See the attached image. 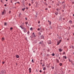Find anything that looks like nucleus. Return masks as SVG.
I'll return each instance as SVG.
<instances>
[{"instance_id": "1", "label": "nucleus", "mask_w": 74, "mask_h": 74, "mask_svg": "<svg viewBox=\"0 0 74 74\" xmlns=\"http://www.w3.org/2000/svg\"><path fill=\"white\" fill-rule=\"evenodd\" d=\"M61 41H62V40H60L58 42H57V43H58L57 45H59V44H60V42H61Z\"/></svg>"}, {"instance_id": "2", "label": "nucleus", "mask_w": 74, "mask_h": 74, "mask_svg": "<svg viewBox=\"0 0 74 74\" xmlns=\"http://www.w3.org/2000/svg\"><path fill=\"white\" fill-rule=\"evenodd\" d=\"M23 29H24V32L25 33H26V28H23Z\"/></svg>"}, {"instance_id": "3", "label": "nucleus", "mask_w": 74, "mask_h": 74, "mask_svg": "<svg viewBox=\"0 0 74 74\" xmlns=\"http://www.w3.org/2000/svg\"><path fill=\"white\" fill-rule=\"evenodd\" d=\"M63 51V50L61 49H59V52H62Z\"/></svg>"}, {"instance_id": "4", "label": "nucleus", "mask_w": 74, "mask_h": 74, "mask_svg": "<svg viewBox=\"0 0 74 74\" xmlns=\"http://www.w3.org/2000/svg\"><path fill=\"white\" fill-rule=\"evenodd\" d=\"M16 57L17 58H19V56L17 55L16 56Z\"/></svg>"}, {"instance_id": "5", "label": "nucleus", "mask_w": 74, "mask_h": 74, "mask_svg": "<svg viewBox=\"0 0 74 74\" xmlns=\"http://www.w3.org/2000/svg\"><path fill=\"white\" fill-rule=\"evenodd\" d=\"M63 58H64L65 59H67V57H66V56H63Z\"/></svg>"}, {"instance_id": "6", "label": "nucleus", "mask_w": 74, "mask_h": 74, "mask_svg": "<svg viewBox=\"0 0 74 74\" xmlns=\"http://www.w3.org/2000/svg\"><path fill=\"white\" fill-rule=\"evenodd\" d=\"M69 23H70V24H71V23H72V21L71 20H70L69 21Z\"/></svg>"}, {"instance_id": "7", "label": "nucleus", "mask_w": 74, "mask_h": 74, "mask_svg": "<svg viewBox=\"0 0 74 74\" xmlns=\"http://www.w3.org/2000/svg\"><path fill=\"white\" fill-rule=\"evenodd\" d=\"M51 40H49V41H48V44H51Z\"/></svg>"}, {"instance_id": "8", "label": "nucleus", "mask_w": 74, "mask_h": 74, "mask_svg": "<svg viewBox=\"0 0 74 74\" xmlns=\"http://www.w3.org/2000/svg\"><path fill=\"white\" fill-rule=\"evenodd\" d=\"M29 72L31 73V68H29Z\"/></svg>"}, {"instance_id": "9", "label": "nucleus", "mask_w": 74, "mask_h": 74, "mask_svg": "<svg viewBox=\"0 0 74 74\" xmlns=\"http://www.w3.org/2000/svg\"><path fill=\"white\" fill-rule=\"evenodd\" d=\"M33 37H36V36H35V35L34 34V33H33Z\"/></svg>"}, {"instance_id": "10", "label": "nucleus", "mask_w": 74, "mask_h": 74, "mask_svg": "<svg viewBox=\"0 0 74 74\" xmlns=\"http://www.w3.org/2000/svg\"><path fill=\"white\" fill-rule=\"evenodd\" d=\"M5 14V12H3L2 13V15H4V14Z\"/></svg>"}, {"instance_id": "11", "label": "nucleus", "mask_w": 74, "mask_h": 74, "mask_svg": "<svg viewBox=\"0 0 74 74\" xmlns=\"http://www.w3.org/2000/svg\"><path fill=\"white\" fill-rule=\"evenodd\" d=\"M46 69L45 67H43V70H46Z\"/></svg>"}, {"instance_id": "12", "label": "nucleus", "mask_w": 74, "mask_h": 74, "mask_svg": "<svg viewBox=\"0 0 74 74\" xmlns=\"http://www.w3.org/2000/svg\"><path fill=\"white\" fill-rule=\"evenodd\" d=\"M56 62H57V63H59V60H56Z\"/></svg>"}, {"instance_id": "13", "label": "nucleus", "mask_w": 74, "mask_h": 74, "mask_svg": "<svg viewBox=\"0 0 74 74\" xmlns=\"http://www.w3.org/2000/svg\"><path fill=\"white\" fill-rule=\"evenodd\" d=\"M49 25H51V21H50L49 22Z\"/></svg>"}, {"instance_id": "14", "label": "nucleus", "mask_w": 74, "mask_h": 74, "mask_svg": "<svg viewBox=\"0 0 74 74\" xmlns=\"http://www.w3.org/2000/svg\"><path fill=\"white\" fill-rule=\"evenodd\" d=\"M30 30H33V28L31 27L30 28Z\"/></svg>"}, {"instance_id": "15", "label": "nucleus", "mask_w": 74, "mask_h": 74, "mask_svg": "<svg viewBox=\"0 0 74 74\" xmlns=\"http://www.w3.org/2000/svg\"><path fill=\"white\" fill-rule=\"evenodd\" d=\"M39 44H43V42H40L39 43Z\"/></svg>"}, {"instance_id": "16", "label": "nucleus", "mask_w": 74, "mask_h": 74, "mask_svg": "<svg viewBox=\"0 0 74 74\" xmlns=\"http://www.w3.org/2000/svg\"><path fill=\"white\" fill-rule=\"evenodd\" d=\"M25 23L26 25H27V23H28V22H25Z\"/></svg>"}, {"instance_id": "17", "label": "nucleus", "mask_w": 74, "mask_h": 74, "mask_svg": "<svg viewBox=\"0 0 74 74\" xmlns=\"http://www.w3.org/2000/svg\"><path fill=\"white\" fill-rule=\"evenodd\" d=\"M20 27H21V29H23V28L22 27V25H21V26H20Z\"/></svg>"}, {"instance_id": "18", "label": "nucleus", "mask_w": 74, "mask_h": 74, "mask_svg": "<svg viewBox=\"0 0 74 74\" xmlns=\"http://www.w3.org/2000/svg\"><path fill=\"white\" fill-rule=\"evenodd\" d=\"M52 55L53 56H55V54L54 53L52 54Z\"/></svg>"}, {"instance_id": "19", "label": "nucleus", "mask_w": 74, "mask_h": 74, "mask_svg": "<svg viewBox=\"0 0 74 74\" xmlns=\"http://www.w3.org/2000/svg\"><path fill=\"white\" fill-rule=\"evenodd\" d=\"M6 25H7V23H5L4 24V25H5V26Z\"/></svg>"}, {"instance_id": "20", "label": "nucleus", "mask_w": 74, "mask_h": 74, "mask_svg": "<svg viewBox=\"0 0 74 74\" xmlns=\"http://www.w3.org/2000/svg\"><path fill=\"white\" fill-rule=\"evenodd\" d=\"M60 66H62V63H60Z\"/></svg>"}, {"instance_id": "21", "label": "nucleus", "mask_w": 74, "mask_h": 74, "mask_svg": "<svg viewBox=\"0 0 74 74\" xmlns=\"http://www.w3.org/2000/svg\"><path fill=\"white\" fill-rule=\"evenodd\" d=\"M69 62H70L71 63H72V62H71V60H70V59H69Z\"/></svg>"}, {"instance_id": "22", "label": "nucleus", "mask_w": 74, "mask_h": 74, "mask_svg": "<svg viewBox=\"0 0 74 74\" xmlns=\"http://www.w3.org/2000/svg\"><path fill=\"white\" fill-rule=\"evenodd\" d=\"M4 40V38H2V41H3V40Z\"/></svg>"}, {"instance_id": "23", "label": "nucleus", "mask_w": 74, "mask_h": 74, "mask_svg": "<svg viewBox=\"0 0 74 74\" xmlns=\"http://www.w3.org/2000/svg\"><path fill=\"white\" fill-rule=\"evenodd\" d=\"M56 15H58V12L55 13Z\"/></svg>"}, {"instance_id": "24", "label": "nucleus", "mask_w": 74, "mask_h": 74, "mask_svg": "<svg viewBox=\"0 0 74 74\" xmlns=\"http://www.w3.org/2000/svg\"><path fill=\"white\" fill-rule=\"evenodd\" d=\"M25 8H24L23 9H22V10L23 11H24V10H25Z\"/></svg>"}, {"instance_id": "25", "label": "nucleus", "mask_w": 74, "mask_h": 74, "mask_svg": "<svg viewBox=\"0 0 74 74\" xmlns=\"http://www.w3.org/2000/svg\"><path fill=\"white\" fill-rule=\"evenodd\" d=\"M49 8H51V6H49L48 7Z\"/></svg>"}, {"instance_id": "26", "label": "nucleus", "mask_w": 74, "mask_h": 74, "mask_svg": "<svg viewBox=\"0 0 74 74\" xmlns=\"http://www.w3.org/2000/svg\"><path fill=\"white\" fill-rule=\"evenodd\" d=\"M34 0H32V3H33V1H34Z\"/></svg>"}, {"instance_id": "27", "label": "nucleus", "mask_w": 74, "mask_h": 74, "mask_svg": "<svg viewBox=\"0 0 74 74\" xmlns=\"http://www.w3.org/2000/svg\"><path fill=\"white\" fill-rule=\"evenodd\" d=\"M11 12V11H9V14H10Z\"/></svg>"}, {"instance_id": "28", "label": "nucleus", "mask_w": 74, "mask_h": 74, "mask_svg": "<svg viewBox=\"0 0 74 74\" xmlns=\"http://www.w3.org/2000/svg\"><path fill=\"white\" fill-rule=\"evenodd\" d=\"M20 15H21V13H20L19 14V16H20Z\"/></svg>"}, {"instance_id": "29", "label": "nucleus", "mask_w": 74, "mask_h": 74, "mask_svg": "<svg viewBox=\"0 0 74 74\" xmlns=\"http://www.w3.org/2000/svg\"><path fill=\"white\" fill-rule=\"evenodd\" d=\"M52 69H54V67L52 66Z\"/></svg>"}, {"instance_id": "30", "label": "nucleus", "mask_w": 74, "mask_h": 74, "mask_svg": "<svg viewBox=\"0 0 74 74\" xmlns=\"http://www.w3.org/2000/svg\"><path fill=\"white\" fill-rule=\"evenodd\" d=\"M10 30H12V27H11L10 28Z\"/></svg>"}, {"instance_id": "31", "label": "nucleus", "mask_w": 74, "mask_h": 74, "mask_svg": "<svg viewBox=\"0 0 74 74\" xmlns=\"http://www.w3.org/2000/svg\"><path fill=\"white\" fill-rule=\"evenodd\" d=\"M40 30V28H38V31H39V30Z\"/></svg>"}, {"instance_id": "32", "label": "nucleus", "mask_w": 74, "mask_h": 74, "mask_svg": "<svg viewBox=\"0 0 74 74\" xmlns=\"http://www.w3.org/2000/svg\"><path fill=\"white\" fill-rule=\"evenodd\" d=\"M29 6H30L31 5V4H30V3H29Z\"/></svg>"}, {"instance_id": "33", "label": "nucleus", "mask_w": 74, "mask_h": 74, "mask_svg": "<svg viewBox=\"0 0 74 74\" xmlns=\"http://www.w3.org/2000/svg\"><path fill=\"white\" fill-rule=\"evenodd\" d=\"M48 10V8H46L45 9V10Z\"/></svg>"}, {"instance_id": "34", "label": "nucleus", "mask_w": 74, "mask_h": 74, "mask_svg": "<svg viewBox=\"0 0 74 74\" xmlns=\"http://www.w3.org/2000/svg\"><path fill=\"white\" fill-rule=\"evenodd\" d=\"M27 34H29V31L28 32Z\"/></svg>"}, {"instance_id": "35", "label": "nucleus", "mask_w": 74, "mask_h": 74, "mask_svg": "<svg viewBox=\"0 0 74 74\" xmlns=\"http://www.w3.org/2000/svg\"><path fill=\"white\" fill-rule=\"evenodd\" d=\"M45 5H48V4H47V3H45Z\"/></svg>"}, {"instance_id": "36", "label": "nucleus", "mask_w": 74, "mask_h": 74, "mask_svg": "<svg viewBox=\"0 0 74 74\" xmlns=\"http://www.w3.org/2000/svg\"><path fill=\"white\" fill-rule=\"evenodd\" d=\"M6 6H7V5H6V4L4 5V6H5V7H6Z\"/></svg>"}, {"instance_id": "37", "label": "nucleus", "mask_w": 74, "mask_h": 74, "mask_svg": "<svg viewBox=\"0 0 74 74\" xmlns=\"http://www.w3.org/2000/svg\"><path fill=\"white\" fill-rule=\"evenodd\" d=\"M43 73H44V74H45V72L44 71V72H43Z\"/></svg>"}, {"instance_id": "38", "label": "nucleus", "mask_w": 74, "mask_h": 74, "mask_svg": "<svg viewBox=\"0 0 74 74\" xmlns=\"http://www.w3.org/2000/svg\"><path fill=\"white\" fill-rule=\"evenodd\" d=\"M38 23H40V21H38Z\"/></svg>"}, {"instance_id": "39", "label": "nucleus", "mask_w": 74, "mask_h": 74, "mask_svg": "<svg viewBox=\"0 0 74 74\" xmlns=\"http://www.w3.org/2000/svg\"><path fill=\"white\" fill-rule=\"evenodd\" d=\"M32 62H33H33H33V60H32Z\"/></svg>"}, {"instance_id": "40", "label": "nucleus", "mask_w": 74, "mask_h": 74, "mask_svg": "<svg viewBox=\"0 0 74 74\" xmlns=\"http://www.w3.org/2000/svg\"><path fill=\"white\" fill-rule=\"evenodd\" d=\"M63 54H65V52H63Z\"/></svg>"}, {"instance_id": "41", "label": "nucleus", "mask_w": 74, "mask_h": 74, "mask_svg": "<svg viewBox=\"0 0 74 74\" xmlns=\"http://www.w3.org/2000/svg\"><path fill=\"white\" fill-rule=\"evenodd\" d=\"M3 64H4V62H2Z\"/></svg>"}, {"instance_id": "42", "label": "nucleus", "mask_w": 74, "mask_h": 74, "mask_svg": "<svg viewBox=\"0 0 74 74\" xmlns=\"http://www.w3.org/2000/svg\"><path fill=\"white\" fill-rule=\"evenodd\" d=\"M42 71L41 70H40V72L41 73V72Z\"/></svg>"}, {"instance_id": "43", "label": "nucleus", "mask_w": 74, "mask_h": 74, "mask_svg": "<svg viewBox=\"0 0 74 74\" xmlns=\"http://www.w3.org/2000/svg\"><path fill=\"white\" fill-rule=\"evenodd\" d=\"M11 3H12V1H11Z\"/></svg>"}, {"instance_id": "44", "label": "nucleus", "mask_w": 74, "mask_h": 74, "mask_svg": "<svg viewBox=\"0 0 74 74\" xmlns=\"http://www.w3.org/2000/svg\"><path fill=\"white\" fill-rule=\"evenodd\" d=\"M25 40H27V38H25Z\"/></svg>"}, {"instance_id": "45", "label": "nucleus", "mask_w": 74, "mask_h": 74, "mask_svg": "<svg viewBox=\"0 0 74 74\" xmlns=\"http://www.w3.org/2000/svg\"><path fill=\"white\" fill-rule=\"evenodd\" d=\"M39 34H40H40H41V33H39Z\"/></svg>"}, {"instance_id": "46", "label": "nucleus", "mask_w": 74, "mask_h": 74, "mask_svg": "<svg viewBox=\"0 0 74 74\" xmlns=\"http://www.w3.org/2000/svg\"><path fill=\"white\" fill-rule=\"evenodd\" d=\"M25 19L26 20H27V18H25Z\"/></svg>"}, {"instance_id": "47", "label": "nucleus", "mask_w": 74, "mask_h": 74, "mask_svg": "<svg viewBox=\"0 0 74 74\" xmlns=\"http://www.w3.org/2000/svg\"><path fill=\"white\" fill-rule=\"evenodd\" d=\"M64 19H65L64 18H63V20H64Z\"/></svg>"}, {"instance_id": "48", "label": "nucleus", "mask_w": 74, "mask_h": 74, "mask_svg": "<svg viewBox=\"0 0 74 74\" xmlns=\"http://www.w3.org/2000/svg\"><path fill=\"white\" fill-rule=\"evenodd\" d=\"M1 2H3V1H2V0H1Z\"/></svg>"}, {"instance_id": "49", "label": "nucleus", "mask_w": 74, "mask_h": 74, "mask_svg": "<svg viewBox=\"0 0 74 74\" xmlns=\"http://www.w3.org/2000/svg\"><path fill=\"white\" fill-rule=\"evenodd\" d=\"M73 27H74V25H73Z\"/></svg>"}, {"instance_id": "50", "label": "nucleus", "mask_w": 74, "mask_h": 74, "mask_svg": "<svg viewBox=\"0 0 74 74\" xmlns=\"http://www.w3.org/2000/svg\"><path fill=\"white\" fill-rule=\"evenodd\" d=\"M48 22H50V21H48Z\"/></svg>"}, {"instance_id": "51", "label": "nucleus", "mask_w": 74, "mask_h": 74, "mask_svg": "<svg viewBox=\"0 0 74 74\" xmlns=\"http://www.w3.org/2000/svg\"><path fill=\"white\" fill-rule=\"evenodd\" d=\"M52 3H54V2L53 1H52Z\"/></svg>"}, {"instance_id": "52", "label": "nucleus", "mask_w": 74, "mask_h": 74, "mask_svg": "<svg viewBox=\"0 0 74 74\" xmlns=\"http://www.w3.org/2000/svg\"><path fill=\"white\" fill-rule=\"evenodd\" d=\"M42 64V62H41V63H40V64Z\"/></svg>"}, {"instance_id": "53", "label": "nucleus", "mask_w": 74, "mask_h": 74, "mask_svg": "<svg viewBox=\"0 0 74 74\" xmlns=\"http://www.w3.org/2000/svg\"><path fill=\"white\" fill-rule=\"evenodd\" d=\"M57 11H58V9H57Z\"/></svg>"}, {"instance_id": "54", "label": "nucleus", "mask_w": 74, "mask_h": 74, "mask_svg": "<svg viewBox=\"0 0 74 74\" xmlns=\"http://www.w3.org/2000/svg\"><path fill=\"white\" fill-rule=\"evenodd\" d=\"M73 35H74V33H73Z\"/></svg>"}, {"instance_id": "55", "label": "nucleus", "mask_w": 74, "mask_h": 74, "mask_svg": "<svg viewBox=\"0 0 74 74\" xmlns=\"http://www.w3.org/2000/svg\"><path fill=\"white\" fill-rule=\"evenodd\" d=\"M72 3H73V4H74V2H73Z\"/></svg>"}, {"instance_id": "56", "label": "nucleus", "mask_w": 74, "mask_h": 74, "mask_svg": "<svg viewBox=\"0 0 74 74\" xmlns=\"http://www.w3.org/2000/svg\"><path fill=\"white\" fill-rule=\"evenodd\" d=\"M73 15L74 16V14H73Z\"/></svg>"}, {"instance_id": "57", "label": "nucleus", "mask_w": 74, "mask_h": 74, "mask_svg": "<svg viewBox=\"0 0 74 74\" xmlns=\"http://www.w3.org/2000/svg\"><path fill=\"white\" fill-rule=\"evenodd\" d=\"M18 3L19 4V2H18Z\"/></svg>"}, {"instance_id": "58", "label": "nucleus", "mask_w": 74, "mask_h": 74, "mask_svg": "<svg viewBox=\"0 0 74 74\" xmlns=\"http://www.w3.org/2000/svg\"><path fill=\"white\" fill-rule=\"evenodd\" d=\"M47 0H44L45 1H46Z\"/></svg>"}, {"instance_id": "59", "label": "nucleus", "mask_w": 74, "mask_h": 74, "mask_svg": "<svg viewBox=\"0 0 74 74\" xmlns=\"http://www.w3.org/2000/svg\"><path fill=\"white\" fill-rule=\"evenodd\" d=\"M62 3L63 4V2H62Z\"/></svg>"}, {"instance_id": "60", "label": "nucleus", "mask_w": 74, "mask_h": 74, "mask_svg": "<svg viewBox=\"0 0 74 74\" xmlns=\"http://www.w3.org/2000/svg\"><path fill=\"white\" fill-rule=\"evenodd\" d=\"M67 40H69V39H67Z\"/></svg>"}, {"instance_id": "61", "label": "nucleus", "mask_w": 74, "mask_h": 74, "mask_svg": "<svg viewBox=\"0 0 74 74\" xmlns=\"http://www.w3.org/2000/svg\"><path fill=\"white\" fill-rule=\"evenodd\" d=\"M47 67H49V66H47Z\"/></svg>"}, {"instance_id": "62", "label": "nucleus", "mask_w": 74, "mask_h": 74, "mask_svg": "<svg viewBox=\"0 0 74 74\" xmlns=\"http://www.w3.org/2000/svg\"><path fill=\"white\" fill-rule=\"evenodd\" d=\"M2 73V74H3V72Z\"/></svg>"}, {"instance_id": "63", "label": "nucleus", "mask_w": 74, "mask_h": 74, "mask_svg": "<svg viewBox=\"0 0 74 74\" xmlns=\"http://www.w3.org/2000/svg\"><path fill=\"white\" fill-rule=\"evenodd\" d=\"M6 1H7V0H6Z\"/></svg>"}, {"instance_id": "64", "label": "nucleus", "mask_w": 74, "mask_h": 74, "mask_svg": "<svg viewBox=\"0 0 74 74\" xmlns=\"http://www.w3.org/2000/svg\"><path fill=\"white\" fill-rule=\"evenodd\" d=\"M72 48H73V47H72Z\"/></svg>"}]
</instances>
